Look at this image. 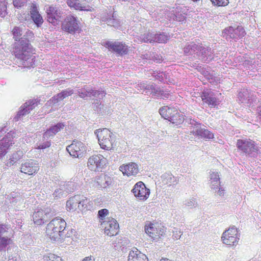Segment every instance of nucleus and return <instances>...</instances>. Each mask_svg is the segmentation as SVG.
Returning <instances> with one entry per match:
<instances>
[{
    "label": "nucleus",
    "instance_id": "obj_59",
    "mask_svg": "<svg viewBox=\"0 0 261 261\" xmlns=\"http://www.w3.org/2000/svg\"><path fill=\"white\" fill-rule=\"evenodd\" d=\"M33 36H34V34H33V32L28 30L27 31H24V33L23 34L22 37L27 38L29 40V42L30 43V39H31L32 38H33Z\"/></svg>",
    "mask_w": 261,
    "mask_h": 261
},
{
    "label": "nucleus",
    "instance_id": "obj_23",
    "mask_svg": "<svg viewBox=\"0 0 261 261\" xmlns=\"http://www.w3.org/2000/svg\"><path fill=\"white\" fill-rule=\"evenodd\" d=\"M39 167L38 164L34 161L28 160L21 164V172L29 175H33L37 172Z\"/></svg>",
    "mask_w": 261,
    "mask_h": 261
},
{
    "label": "nucleus",
    "instance_id": "obj_30",
    "mask_svg": "<svg viewBox=\"0 0 261 261\" xmlns=\"http://www.w3.org/2000/svg\"><path fill=\"white\" fill-rule=\"evenodd\" d=\"M210 187L212 189H217L220 184L219 173L216 171L210 172Z\"/></svg>",
    "mask_w": 261,
    "mask_h": 261
},
{
    "label": "nucleus",
    "instance_id": "obj_64",
    "mask_svg": "<svg viewBox=\"0 0 261 261\" xmlns=\"http://www.w3.org/2000/svg\"><path fill=\"white\" fill-rule=\"evenodd\" d=\"M8 261H18V260H17V258H16V257H15V258H13V257H12V258H9V259H8Z\"/></svg>",
    "mask_w": 261,
    "mask_h": 261
},
{
    "label": "nucleus",
    "instance_id": "obj_54",
    "mask_svg": "<svg viewBox=\"0 0 261 261\" xmlns=\"http://www.w3.org/2000/svg\"><path fill=\"white\" fill-rule=\"evenodd\" d=\"M173 232V238L174 239L178 240L179 239L182 234V232L181 230L178 228H174L172 230Z\"/></svg>",
    "mask_w": 261,
    "mask_h": 261
},
{
    "label": "nucleus",
    "instance_id": "obj_53",
    "mask_svg": "<svg viewBox=\"0 0 261 261\" xmlns=\"http://www.w3.org/2000/svg\"><path fill=\"white\" fill-rule=\"evenodd\" d=\"M212 4L218 6H226L228 4V0H211Z\"/></svg>",
    "mask_w": 261,
    "mask_h": 261
},
{
    "label": "nucleus",
    "instance_id": "obj_57",
    "mask_svg": "<svg viewBox=\"0 0 261 261\" xmlns=\"http://www.w3.org/2000/svg\"><path fill=\"white\" fill-rule=\"evenodd\" d=\"M27 2V0H13V5L15 7H21L23 6L25 3Z\"/></svg>",
    "mask_w": 261,
    "mask_h": 261
},
{
    "label": "nucleus",
    "instance_id": "obj_49",
    "mask_svg": "<svg viewBox=\"0 0 261 261\" xmlns=\"http://www.w3.org/2000/svg\"><path fill=\"white\" fill-rule=\"evenodd\" d=\"M7 4L6 0H0V16L2 17L7 14Z\"/></svg>",
    "mask_w": 261,
    "mask_h": 261
},
{
    "label": "nucleus",
    "instance_id": "obj_4",
    "mask_svg": "<svg viewBox=\"0 0 261 261\" xmlns=\"http://www.w3.org/2000/svg\"><path fill=\"white\" fill-rule=\"evenodd\" d=\"M186 122L189 124L191 129L190 133L194 136L204 138L206 139H212L214 138V134L208 129L201 127V123L197 121L196 120L192 118L186 119Z\"/></svg>",
    "mask_w": 261,
    "mask_h": 261
},
{
    "label": "nucleus",
    "instance_id": "obj_42",
    "mask_svg": "<svg viewBox=\"0 0 261 261\" xmlns=\"http://www.w3.org/2000/svg\"><path fill=\"white\" fill-rule=\"evenodd\" d=\"M43 137L42 141H40V142L36 144L35 148L38 149H44L45 148H48L51 145V143L50 141H45Z\"/></svg>",
    "mask_w": 261,
    "mask_h": 261
},
{
    "label": "nucleus",
    "instance_id": "obj_8",
    "mask_svg": "<svg viewBox=\"0 0 261 261\" xmlns=\"http://www.w3.org/2000/svg\"><path fill=\"white\" fill-rule=\"evenodd\" d=\"M66 149L71 156L80 158L85 154L87 147L82 142L74 140L66 147Z\"/></svg>",
    "mask_w": 261,
    "mask_h": 261
},
{
    "label": "nucleus",
    "instance_id": "obj_58",
    "mask_svg": "<svg viewBox=\"0 0 261 261\" xmlns=\"http://www.w3.org/2000/svg\"><path fill=\"white\" fill-rule=\"evenodd\" d=\"M213 190H215V193H217V195H219L221 197H223L225 193V190L222 187H220V185L218 186L217 189Z\"/></svg>",
    "mask_w": 261,
    "mask_h": 261
},
{
    "label": "nucleus",
    "instance_id": "obj_14",
    "mask_svg": "<svg viewBox=\"0 0 261 261\" xmlns=\"http://www.w3.org/2000/svg\"><path fill=\"white\" fill-rule=\"evenodd\" d=\"M62 29L69 33H74L80 29L79 22L72 15H68L65 18L62 25Z\"/></svg>",
    "mask_w": 261,
    "mask_h": 261
},
{
    "label": "nucleus",
    "instance_id": "obj_62",
    "mask_svg": "<svg viewBox=\"0 0 261 261\" xmlns=\"http://www.w3.org/2000/svg\"><path fill=\"white\" fill-rule=\"evenodd\" d=\"M170 94L167 91L163 90V93L160 97V98L165 99L169 97Z\"/></svg>",
    "mask_w": 261,
    "mask_h": 261
},
{
    "label": "nucleus",
    "instance_id": "obj_29",
    "mask_svg": "<svg viewBox=\"0 0 261 261\" xmlns=\"http://www.w3.org/2000/svg\"><path fill=\"white\" fill-rule=\"evenodd\" d=\"M159 113L165 119L170 120L172 114H176L177 109L168 107H164L160 109Z\"/></svg>",
    "mask_w": 261,
    "mask_h": 261
},
{
    "label": "nucleus",
    "instance_id": "obj_39",
    "mask_svg": "<svg viewBox=\"0 0 261 261\" xmlns=\"http://www.w3.org/2000/svg\"><path fill=\"white\" fill-rule=\"evenodd\" d=\"M136 88L138 90H143V92L145 91L146 93L150 92V90L153 88V84H147L145 83H140L137 85Z\"/></svg>",
    "mask_w": 261,
    "mask_h": 261
},
{
    "label": "nucleus",
    "instance_id": "obj_6",
    "mask_svg": "<svg viewBox=\"0 0 261 261\" xmlns=\"http://www.w3.org/2000/svg\"><path fill=\"white\" fill-rule=\"evenodd\" d=\"M237 147L240 150L250 157L257 156L258 147L252 140L250 139H239L237 141Z\"/></svg>",
    "mask_w": 261,
    "mask_h": 261
},
{
    "label": "nucleus",
    "instance_id": "obj_33",
    "mask_svg": "<svg viewBox=\"0 0 261 261\" xmlns=\"http://www.w3.org/2000/svg\"><path fill=\"white\" fill-rule=\"evenodd\" d=\"M67 4L69 7L73 8L75 10L91 11V7H88V8H87L85 6H82L79 0H67Z\"/></svg>",
    "mask_w": 261,
    "mask_h": 261
},
{
    "label": "nucleus",
    "instance_id": "obj_5",
    "mask_svg": "<svg viewBox=\"0 0 261 261\" xmlns=\"http://www.w3.org/2000/svg\"><path fill=\"white\" fill-rule=\"evenodd\" d=\"M88 200L85 197L80 195H75L69 198L66 202L67 210L71 211L83 212L87 210Z\"/></svg>",
    "mask_w": 261,
    "mask_h": 261
},
{
    "label": "nucleus",
    "instance_id": "obj_55",
    "mask_svg": "<svg viewBox=\"0 0 261 261\" xmlns=\"http://www.w3.org/2000/svg\"><path fill=\"white\" fill-rule=\"evenodd\" d=\"M152 76L156 80L162 82L164 80L165 73L163 72H153Z\"/></svg>",
    "mask_w": 261,
    "mask_h": 261
},
{
    "label": "nucleus",
    "instance_id": "obj_11",
    "mask_svg": "<svg viewBox=\"0 0 261 261\" xmlns=\"http://www.w3.org/2000/svg\"><path fill=\"white\" fill-rule=\"evenodd\" d=\"M54 215V211L50 208H46L44 211L39 209L36 210L32 217L34 223L40 225L45 222L48 219L51 218Z\"/></svg>",
    "mask_w": 261,
    "mask_h": 261
},
{
    "label": "nucleus",
    "instance_id": "obj_44",
    "mask_svg": "<svg viewBox=\"0 0 261 261\" xmlns=\"http://www.w3.org/2000/svg\"><path fill=\"white\" fill-rule=\"evenodd\" d=\"M43 261H63L62 259L54 254L45 255L43 257Z\"/></svg>",
    "mask_w": 261,
    "mask_h": 261
},
{
    "label": "nucleus",
    "instance_id": "obj_40",
    "mask_svg": "<svg viewBox=\"0 0 261 261\" xmlns=\"http://www.w3.org/2000/svg\"><path fill=\"white\" fill-rule=\"evenodd\" d=\"M107 23L108 25L112 26L115 28L118 29L121 26V21L117 19L116 17L113 14L112 18L107 19Z\"/></svg>",
    "mask_w": 261,
    "mask_h": 261
},
{
    "label": "nucleus",
    "instance_id": "obj_25",
    "mask_svg": "<svg viewBox=\"0 0 261 261\" xmlns=\"http://www.w3.org/2000/svg\"><path fill=\"white\" fill-rule=\"evenodd\" d=\"M65 125L62 122H59L56 124L50 126L43 134L44 138H48L54 137L57 133L63 129Z\"/></svg>",
    "mask_w": 261,
    "mask_h": 261
},
{
    "label": "nucleus",
    "instance_id": "obj_32",
    "mask_svg": "<svg viewBox=\"0 0 261 261\" xmlns=\"http://www.w3.org/2000/svg\"><path fill=\"white\" fill-rule=\"evenodd\" d=\"M23 154V151L21 150H17L13 153L9 161L6 163V165L8 167L13 165L22 158Z\"/></svg>",
    "mask_w": 261,
    "mask_h": 261
},
{
    "label": "nucleus",
    "instance_id": "obj_63",
    "mask_svg": "<svg viewBox=\"0 0 261 261\" xmlns=\"http://www.w3.org/2000/svg\"><path fill=\"white\" fill-rule=\"evenodd\" d=\"M82 261H94V259L91 256L86 257Z\"/></svg>",
    "mask_w": 261,
    "mask_h": 261
},
{
    "label": "nucleus",
    "instance_id": "obj_37",
    "mask_svg": "<svg viewBox=\"0 0 261 261\" xmlns=\"http://www.w3.org/2000/svg\"><path fill=\"white\" fill-rule=\"evenodd\" d=\"M31 17L38 27H39L43 23L42 16L38 12L35 11L31 12Z\"/></svg>",
    "mask_w": 261,
    "mask_h": 261
},
{
    "label": "nucleus",
    "instance_id": "obj_56",
    "mask_svg": "<svg viewBox=\"0 0 261 261\" xmlns=\"http://www.w3.org/2000/svg\"><path fill=\"white\" fill-rule=\"evenodd\" d=\"M64 195L63 189H57L53 193V196L56 198H60L63 197Z\"/></svg>",
    "mask_w": 261,
    "mask_h": 261
},
{
    "label": "nucleus",
    "instance_id": "obj_16",
    "mask_svg": "<svg viewBox=\"0 0 261 261\" xmlns=\"http://www.w3.org/2000/svg\"><path fill=\"white\" fill-rule=\"evenodd\" d=\"M8 229V225H0V252H5L6 249L8 250L7 247L12 242L10 237L7 235Z\"/></svg>",
    "mask_w": 261,
    "mask_h": 261
},
{
    "label": "nucleus",
    "instance_id": "obj_1",
    "mask_svg": "<svg viewBox=\"0 0 261 261\" xmlns=\"http://www.w3.org/2000/svg\"><path fill=\"white\" fill-rule=\"evenodd\" d=\"M25 30L23 25L13 28L12 34L15 41L13 52L15 57L21 60L24 67L31 68L35 65V56L33 55L34 50L29 40L24 37H20L23 35Z\"/></svg>",
    "mask_w": 261,
    "mask_h": 261
},
{
    "label": "nucleus",
    "instance_id": "obj_52",
    "mask_svg": "<svg viewBox=\"0 0 261 261\" xmlns=\"http://www.w3.org/2000/svg\"><path fill=\"white\" fill-rule=\"evenodd\" d=\"M185 205L189 208L196 207L197 205L196 200L194 198H192L185 202Z\"/></svg>",
    "mask_w": 261,
    "mask_h": 261
},
{
    "label": "nucleus",
    "instance_id": "obj_17",
    "mask_svg": "<svg viewBox=\"0 0 261 261\" xmlns=\"http://www.w3.org/2000/svg\"><path fill=\"white\" fill-rule=\"evenodd\" d=\"M201 97L204 103L211 108H215L220 104V100L212 91L206 90L202 92Z\"/></svg>",
    "mask_w": 261,
    "mask_h": 261
},
{
    "label": "nucleus",
    "instance_id": "obj_13",
    "mask_svg": "<svg viewBox=\"0 0 261 261\" xmlns=\"http://www.w3.org/2000/svg\"><path fill=\"white\" fill-rule=\"evenodd\" d=\"M135 197L140 200H146L150 195V190L142 181L137 182L132 190Z\"/></svg>",
    "mask_w": 261,
    "mask_h": 261
},
{
    "label": "nucleus",
    "instance_id": "obj_10",
    "mask_svg": "<svg viewBox=\"0 0 261 261\" xmlns=\"http://www.w3.org/2000/svg\"><path fill=\"white\" fill-rule=\"evenodd\" d=\"M106 158L102 155H93L88 159V167L91 171H101L106 164Z\"/></svg>",
    "mask_w": 261,
    "mask_h": 261
},
{
    "label": "nucleus",
    "instance_id": "obj_36",
    "mask_svg": "<svg viewBox=\"0 0 261 261\" xmlns=\"http://www.w3.org/2000/svg\"><path fill=\"white\" fill-rule=\"evenodd\" d=\"M169 36L165 33H154V42L164 43L169 39Z\"/></svg>",
    "mask_w": 261,
    "mask_h": 261
},
{
    "label": "nucleus",
    "instance_id": "obj_41",
    "mask_svg": "<svg viewBox=\"0 0 261 261\" xmlns=\"http://www.w3.org/2000/svg\"><path fill=\"white\" fill-rule=\"evenodd\" d=\"M76 185L73 181H68L63 185L64 191L66 193L72 192L76 189Z\"/></svg>",
    "mask_w": 261,
    "mask_h": 261
},
{
    "label": "nucleus",
    "instance_id": "obj_60",
    "mask_svg": "<svg viewBox=\"0 0 261 261\" xmlns=\"http://www.w3.org/2000/svg\"><path fill=\"white\" fill-rule=\"evenodd\" d=\"M93 108H94V110L96 111H98L99 110H100L101 109V103L100 101V100L98 99H96L94 100L93 103Z\"/></svg>",
    "mask_w": 261,
    "mask_h": 261
},
{
    "label": "nucleus",
    "instance_id": "obj_61",
    "mask_svg": "<svg viewBox=\"0 0 261 261\" xmlns=\"http://www.w3.org/2000/svg\"><path fill=\"white\" fill-rule=\"evenodd\" d=\"M190 48H191V44H188V45L184 47V54L186 55H189V53H190V49H191Z\"/></svg>",
    "mask_w": 261,
    "mask_h": 261
},
{
    "label": "nucleus",
    "instance_id": "obj_38",
    "mask_svg": "<svg viewBox=\"0 0 261 261\" xmlns=\"http://www.w3.org/2000/svg\"><path fill=\"white\" fill-rule=\"evenodd\" d=\"M154 33H147L142 35L140 38L141 42L144 43H153L154 42Z\"/></svg>",
    "mask_w": 261,
    "mask_h": 261
},
{
    "label": "nucleus",
    "instance_id": "obj_26",
    "mask_svg": "<svg viewBox=\"0 0 261 261\" xmlns=\"http://www.w3.org/2000/svg\"><path fill=\"white\" fill-rule=\"evenodd\" d=\"M128 261H148L147 256L137 248H134L128 254Z\"/></svg>",
    "mask_w": 261,
    "mask_h": 261
},
{
    "label": "nucleus",
    "instance_id": "obj_50",
    "mask_svg": "<svg viewBox=\"0 0 261 261\" xmlns=\"http://www.w3.org/2000/svg\"><path fill=\"white\" fill-rule=\"evenodd\" d=\"M200 45H198L193 43H191V49L189 53V55H196L197 56H198L197 54L199 53V50L200 49Z\"/></svg>",
    "mask_w": 261,
    "mask_h": 261
},
{
    "label": "nucleus",
    "instance_id": "obj_22",
    "mask_svg": "<svg viewBox=\"0 0 261 261\" xmlns=\"http://www.w3.org/2000/svg\"><path fill=\"white\" fill-rule=\"evenodd\" d=\"M95 187L105 189L110 187L114 183L113 178L108 175L101 174L95 178Z\"/></svg>",
    "mask_w": 261,
    "mask_h": 261
},
{
    "label": "nucleus",
    "instance_id": "obj_48",
    "mask_svg": "<svg viewBox=\"0 0 261 261\" xmlns=\"http://www.w3.org/2000/svg\"><path fill=\"white\" fill-rule=\"evenodd\" d=\"M109 215V211L107 209H101L98 212V217L99 219V221L101 223L103 221H107L106 217Z\"/></svg>",
    "mask_w": 261,
    "mask_h": 261
},
{
    "label": "nucleus",
    "instance_id": "obj_27",
    "mask_svg": "<svg viewBox=\"0 0 261 261\" xmlns=\"http://www.w3.org/2000/svg\"><path fill=\"white\" fill-rule=\"evenodd\" d=\"M238 98L241 103L244 105H247L248 106H251L253 101V95H250L247 89H243L240 92Z\"/></svg>",
    "mask_w": 261,
    "mask_h": 261
},
{
    "label": "nucleus",
    "instance_id": "obj_18",
    "mask_svg": "<svg viewBox=\"0 0 261 261\" xmlns=\"http://www.w3.org/2000/svg\"><path fill=\"white\" fill-rule=\"evenodd\" d=\"M40 100L31 99L23 104L18 112L14 120L17 121L21 117L28 114L31 110L34 109L39 103Z\"/></svg>",
    "mask_w": 261,
    "mask_h": 261
},
{
    "label": "nucleus",
    "instance_id": "obj_21",
    "mask_svg": "<svg viewBox=\"0 0 261 261\" xmlns=\"http://www.w3.org/2000/svg\"><path fill=\"white\" fill-rule=\"evenodd\" d=\"M47 21L54 25L57 24L61 17V11L56 7L51 6L46 9Z\"/></svg>",
    "mask_w": 261,
    "mask_h": 261
},
{
    "label": "nucleus",
    "instance_id": "obj_2",
    "mask_svg": "<svg viewBox=\"0 0 261 261\" xmlns=\"http://www.w3.org/2000/svg\"><path fill=\"white\" fill-rule=\"evenodd\" d=\"M66 222L60 217L53 219L47 225L46 233L54 241H59L65 238L70 237L68 232H66Z\"/></svg>",
    "mask_w": 261,
    "mask_h": 261
},
{
    "label": "nucleus",
    "instance_id": "obj_24",
    "mask_svg": "<svg viewBox=\"0 0 261 261\" xmlns=\"http://www.w3.org/2000/svg\"><path fill=\"white\" fill-rule=\"evenodd\" d=\"M119 170L122 172L123 175H126L127 176H135L139 172L138 165L133 162L120 166Z\"/></svg>",
    "mask_w": 261,
    "mask_h": 261
},
{
    "label": "nucleus",
    "instance_id": "obj_45",
    "mask_svg": "<svg viewBox=\"0 0 261 261\" xmlns=\"http://www.w3.org/2000/svg\"><path fill=\"white\" fill-rule=\"evenodd\" d=\"M106 93L102 90H91L90 97L93 96L99 99L103 98L105 96Z\"/></svg>",
    "mask_w": 261,
    "mask_h": 261
},
{
    "label": "nucleus",
    "instance_id": "obj_20",
    "mask_svg": "<svg viewBox=\"0 0 261 261\" xmlns=\"http://www.w3.org/2000/svg\"><path fill=\"white\" fill-rule=\"evenodd\" d=\"M105 46L110 50H112L121 56L125 55L128 52L127 46L120 42H110L107 41L105 43Z\"/></svg>",
    "mask_w": 261,
    "mask_h": 261
},
{
    "label": "nucleus",
    "instance_id": "obj_35",
    "mask_svg": "<svg viewBox=\"0 0 261 261\" xmlns=\"http://www.w3.org/2000/svg\"><path fill=\"white\" fill-rule=\"evenodd\" d=\"M184 121V117L182 114H180L177 110L176 114H172V117L169 121L176 125L181 124Z\"/></svg>",
    "mask_w": 261,
    "mask_h": 261
},
{
    "label": "nucleus",
    "instance_id": "obj_51",
    "mask_svg": "<svg viewBox=\"0 0 261 261\" xmlns=\"http://www.w3.org/2000/svg\"><path fill=\"white\" fill-rule=\"evenodd\" d=\"M186 18V15L184 14H181L179 12H176V14H174L172 16V19L174 20H176L181 23L185 20Z\"/></svg>",
    "mask_w": 261,
    "mask_h": 261
},
{
    "label": "nucleus",
    "instance_id": "obj_47",
    "mask_svg": "<svg viewBox=\"0 0 261 261\" xmlns=\"http://www.w3.org/2000/svg\"><path fill=\"white\" fill-rule=\"evenodd\" d=\"M149 93L152 96L160 98L163 93V90L161 89L160 88H155L154 85L153 84V88L150 90Z\"/></svg>",
    "mask_w": 261,
    "mask_h": 261
},
{
    "label": "nucleus",
    "instance_id": "obj_15",
    "mask_svg": "<svg viewBox=\"0 0 261 261\" xmlns=\"http://www.w3.org/2000/svg\"><path fill=\"white\" fill-rule=\"evenodd\" d=\"M245 35V31L241 26H238L236 29L229 27L225 29L222 32V36L226 40L241 38L244 37Z\"/></svg>",
    "mask_w": 261,
    "mask_h": 261
},
{
    "label": "nucleus",
    "instance_id": "obj_46",
    "mask_svg": "<svg viewBox=\"0 0 261 261\" xmlns=\"http://www.w3.org/2000/svg\"><path fill=\"white\" fill-rule=\"evenodd\" d=\"M9 199L10 203H16L18 200L21 199V197L19 196V193L13 192L10 193L9 195H8V197Z\"/></svg>",
    "mask_w": 261,
    "mask_h": 261
},
{
    "label": "nucleus",
    "instance_id": "obj_19",
    "mask_svg": "<svg viewBox=\"0 0 261 261\" xmlns=\"http://www.w3.org/2000/svg\"><path fill=\"white\" fill-rule=\"evenodd\" d=\"M13 134L14 133L10 131L0 140V159L7 153L9 147L14 144L12 140Z\"/></svg>",
    "mask_w": 261,
    "mask_h": 261
},
{
    "label": "nucleus",
    "instance_id": "obj_43",
    "mask_svg": "<svg viewBox=\"0 0 261 261\" xmlns=\"http://www.w3.org/2000/svg\"><path fill=\"white\" fill-rule=\"evenodd\" d=\"M91 90L90 89L85 88L79 89L78 91L79 96L82 98H86L88 97H90Z\"/></svg>",
    "mask_w": 261,
    "mask_h": 261
},
{
    "label": "nucleus",
    "instance_id": "obj_31",
    "mask_svg": "<svg viewBox=\"0 0 261 261\" xmlns=\"http://www.w3.org/2000/svg\"><path fill=\"white\" fill-rule=\"evenodd\" d=\"M73 93V90L70 89H67L58 93L57 95L53 97L51 100L54 103H56L64 99L66 97L72 95Z\"/></svg>",
    "mask_w": 261,
    "mask_h": 261
},
{
    "label": "nucleus",
    "instance_id": "obj_12",
    "mask_svg": "<svg viewBox=\"0 0 261 261\" xmlns=\"http://www.w3.org/2000/svg\"><path fill=\"white\" fill-rule=\"evenodd\" d=\"M101 226L103 229L105 233L110 237L116 235L119 231L118 223L112 217H108L107 221H102Z\"/></svg>",
    "mask_w": 261,
    "mask_h": 261
},
{
    "label": "nucleus",
    "instance_id": "obj_28",
    "mask_svg": "<svg viewBox=\"0 0 261 261\" xmlns=\"http://www.w3.org/2000/svg\"><path fill=\"white\" fill-rule=\"evenodd\" d=\"M199 53L201 55V60L204 62H209L214 59L213 50L210 47H204L201 45Z\"/></svg>",
    "mask_w": 261,
    "mask_h": 261
},
{
    "label": "nucleus",
    "instance_id": "obj_9",
    "mask_svg": "<svg viewBox=\"0 0 261 261\" xmlns=\"http://www.w3.org/2000/svg\"><path fill=\"white\" fill-rule=\"evenodd\" d=\"M221 239L224 244L236 246L239 240L237 228L232 227L225 230L222 234Z\"/></svg>",
    "mask_w": 261,
    "mask_h": 261
},
{
    "label": "nucleus",
    "instance_id": "obj_34",
    "mask_svg": "<svg viewBox=\"0 0 261 261\" xmlns=\"http://www.w3.org/2000/svg\"><path fill=\"white\" fill-rule=\"evenodd\" d=\"M161 179L163 184L168 186L177 184L176 178L170 173H164L162 175Z\"/></svg>",
    "mask_w": 261,
    "mask_h": 261
},
{
    "label": "nucleus",
    "instance_id": "obj_3",
    "mask_svg": "<svg viewBox=\"0 0 261 261\" xmlns=\"http://www.w3.org/2000/svg\"><path fill=\"white\" fill-rule=\"evenodd\" d=\"M94 134L101 148L107 150H111L112 149L115 138L110 130L107 128H103L96 129Z\"/></svg>",
    "mask_w": 261,
    "mask_h": 261
},
{
    "label": "nucleus",
    "instance_id": "obj_7",
    "mask_svg": "<svg viewBox=\"0 0 261 261\" xmlns=\"http://www.w3.org/2000/svg\"><path fill=\"white\" fill-rule=\"evenodd\" d=\"M146 233L153 240L158 239L165 233L164 227L159 223L147 222L145 226Z\"/></svg>",
    "mask_w": 261,
    "mask_h": 261
}]
</instances>
